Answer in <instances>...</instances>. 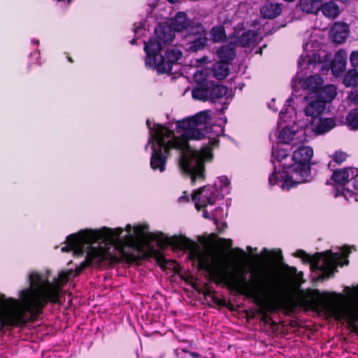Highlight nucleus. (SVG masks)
<instances>
[{
    "label": "nucleus",
    "mask_w": 358,
    "mask_h": 358,
    "mask_svg": "<svg viewBox=\"0 0 358 358\" xmlns=\"http://www.w3.org/2000/svg\"><path fill=\"white\" fill-rule=\"evenodd\" d=\"M73 273V269L59 272L54 278V283L43 280L39 273H31L29 287L20 292V300L11 297L6 299L4 294H0V303L6 302L8 308L10 319L6 324L24 326L35 321L48 303H59L61 287L69 281Z\"/></svg>",
    "instance_id": "nucleus-1"
},
{
    "label": "nucleus",
    "mask_w": 358,
    "mask_h": 358,
    "mask_svg": "<svg viewBox=\"0 0 358 358\" xmlns=\"http://www.w3.org/2000/svg\"><path fill=\"white\" fill-rule=\"evenodd\" d=\"M257 277V279L248 281L246 272L241 270L238 278L229 289L253 299L258 307L257 313L261 315V321L265 324L275 326L276 323L273 321L271 315L275 314L280 310L292 309L294 307L293 301L282 296L271 299L265 298L263 294L265 291H276V281L271 278H267L266 280L265 279L263 280L260 274H258Z\"/></svg>",
    "instance_id": "nucleus-2"
},
{
    "label": "nucleus",
    "mask_w": 358,
    "mask_h": 358,
    "mask_svg": "<svg viewBox=\"0 0 358 358\" xmlns=\"http://www.w3.org/2000/svg\"><path fill=\"white\" fill-rule=\"evenodd\" d=\"M124 232L121 227L110 229L103 227L99 231H86L83 233L85 241H101L108 247L110 250L117 251L121 259L127 264H132L138 261L148 259L155 257L159 263L166 262L165 258L155 249L153 246L148 244V250H145L144 247L136 243V238L131 244H126L121 240L120 236ZM113 251L112 252L114 254Z\"/></svg>",
    "instance_id": "nucleus-3"
},
{
    "label": "nucleus",
    "mask_w": 358,
    "mask_h": 358,
    "mask_svg": "<svg viewBox=\"0 0 358 358\" xmlns=\"http://www.w3.org/2000/svg\"><path fill=\"white\" fill-rule=\"evenodd\" d=\"M173 244L176 249L188 250L190 259L197 262V269L205 271L215 284H223L228 289L238 278L239 271H229V269L214 260L208 254L203 252L199 245L185 236L180 235L173 238Z\"/></svg>",
    "instance_id": "nucleus-4"
},
{
    "label": "nucleus",
    "mask_w": 358,
    "mask_h": 358,
    "mask_svg": "<svg viewBox=\"0 0 358 358\" xmlns=\"http://www.w3.org/2000/svg\"><path fill=\"white\" fill-rule=\"evenodd\" d=\"M302 292L299 299L302 304L309 306L313 310H320L336 320H345L351 331L358 333V309L338 306L336 301L340 294L335 292H322L319 289Z\"/></svg>",
    "instance_id": "nucleus-5"
},
{
    "label": "nucleus",
    "mask_w": 358,
    "mask_h": 358,
    "mask_svg": "<svg viewBox=\"0 0 358 358\" xmlns=\"http://www.w3.org/2000/svg\"><path fill=\"white\" fill-rule=\"evenodd\" d=\"M313 155V150L308 146H300L293 152L292 159V164H282L283 169H292L300 176L299 181H294L289 176L286 171H277L274 166L273 172L268 177V182L271 185H278L280 181L282 182V187H287V189L296 187L298 184L308 181L310 175V161Z\"/></svg>",
    "instance_id": "nucleus-6"
},
{
    "label": "nucleus",
    "mask_w": 358,
    "mask_h": 358,
    "mask_svg": "<svg viewBox=\"0 0 358 358\" xmlns=\"http://www.w3.org/2000/svg\"><path fill=\"white\" fill-rule=\"evenodd\" d=\"M296 257L310 264L313 271H320L322 273L318 275V280H324L334 276L338 271L337 266H343L348 265L349 261L344 259V257L337 253H334L331 250L323 252H316L313 255L308 254L303 250H298L295 253Z\"/></svg>",
    "instance_id": "nucleus-7"
},
{
    "label": "nucleus",
    "mask_w": 358,
    "mask_h": 358,
    "mask_svg": "<svg viewBox=\"0 0 358 358\" xmlns=\"http://www.w3.org/2000/svg\"><path fill=\"white\" fill-rule=\"evenodd\" d=\"M211 117L208 110H203L195 115L177 122L176 128L182 130L180 137L172 135L170 141H176L180 145V150L188 146L189 140H201L208 133L207 125Z\"/></svg>",
    "instance_id": "nucleus-8"
},
{
    "label": "nucleus",
    "mask_w": 358,
    "mask_h": 358,
    "mask_svg": "<svg viewBox=\"0 0 358 358\" xmlns=\"http://www.w3.org/2000/svg\"><path fill=\"white\" fill-rule=\"evenodd\" d=\"M173 131L162 124H157L155 134L152 136V154L150 157V167L154 171L164 172L166 170L168 155L170 150L177 149L180 150V145L176 141H170Z\"/></svg>",
    "instance_id": "nucleus-9"
},
{
    "label": "nucleus",
    "mask_w": 358,
    "mask_h": 358,
    "mask_svg": "<svg viewBox=\"0 0 358 358\" xmlns=\"http://www.w3.org/2000/svg\"><path fill=\"white\" fill-rule=\"evenodd\" d=\"M161 45L154 41L145 42L144 51L146 54L145 64L146 67L155 69L159 74H171L173 65L182 57L180 50L168 48L164 55L161 53Z\"/></svg>",
    "instance_id": "nucleus-10"
},
{
    "label": "nucleus",
    "mask_w": 358,
    "mask_h": 358,
    "mask_svg": "<svg viewBox=\"0 0 358 358\" xmlns=\"http://www.w3.org/2000/svg\"><path fill=\"white\" fill-rule=\"evenodd\" d=\"M182 171L189 175L192 182L205 179V162L203 154L193 151L190 154H182L179 161Z\"/></svg>",
    "instance_id": "nucleus-11"
},
{
    "label": "nucleus",
    "mask_w": 358,
    "mask_h": 358,
    "mask_svg": "<svg viewBox=\"0 0 358 358\" xmlns=\"http://www.w3.org/2000/svg\"><path fill=\"white\" fill-rule=\"evenodd\" d=\"M106 260L115 264L120 263L121 261L105 244L103 247L100 246L98 248L90 246L87 251L85 261L79 265L84 271L86 268L92 266L94 262L100 264Z\"/></svg>",
    "instance_id": "nucleus-12"
},
{
    "label": "nucleus",
    "mask_w": 358,
    "mask_h": 358,
    "mask_svg": "<svg viewBox=\"0 0 358 358\" xmlns=\"http://www.w3.org/2000/svg\"><path fill=\"white\" fill-rule=\"evenodd\" d=\"M186 50L189 52H196L203 50L208 45L207 31L201 23H197L190 27L185 36Z\"/></svg>",
    "instance_id": "nucleus-13"
},
{
    "label": "nucleus",
    "mask_w": 358,
    "mask_h": 358,
    "mask_svg": "<svg viewBox=\"0 0 358 358\" xmlns=\"http://www.w3.org/2000/svg\"><path fill=\"white\" fill-rule=\"evenodd\" d=\"M218 192L215 187L204 186L194 191L192 195V201L198 210L205 208L208 205L215 204L218 199Z\"/></svg>",
    "instance_id": "nucleus-14"
},
{
    "label": "nucleus",
    "mask_w": 358,
    "mask_h": 358,
    "mask_svg": "<svg viewBox=\"0 0 358 358\" xmlns=\"http://www.w3.org/2000/svg\"><path fill=\"white\" fill-rule=\"evenodd\" d=\"M99 230L85 229L79 231L77 234H73L67 236V245L62 248V252H69L73 250L74 254L80 256L84 253L83 245L85 244L92 245L98 241H85L83 233L86 231H99Z\"/></svg>",
    "instance_id": "nucleus-15"
},
{
    "label": "nucleus",
    "mask_w": 358,
    "mask_h": 358,
    "mask_svg": "<svg viewBox=\"0 0 358 358\" xmlns=\"http://www.w3.org/2000/svg\"><path fill=\"white\" fill-rule=\"evenodd\" d=\"M176 34L171 27L166 23L159 22L154 30V36L148 41H154L160 44H171L175 38Z\"/></svg>",
    "instance_id": "nucleus-16"
},
{
    "label": "nucleus",
    "mask_w": 358,
    "mask_h": 358,
    "mask_svg": "<svg viewBox=\"0 0 358 358\" xmlns=\"http://www.w3.org/2000/svg\"><path fill=\"white\" fill-rule=\"evenodd\" d=\"M262 255L267 261L271 262L274 266L283 268L287 275L290 276L296 275V268L294 266H289L283 262L284 258L280 250L273 249L268 250L267 248H264Z\"/></svg>",
    "instance_id": "nucleus-17"
},
{
    "label": "nucleus",
    "mask_w": 358,
    "mask_h": 358,
    "mask_svg": "<svg viewBox=\"0 0 358 358\" xmlns=\"http://www.w3.org/2000/svg\"><path fill=\"white\" fill-rule=\"evenodd\" d=\"M334 182L339 185L336 187V196L342 195L348 199V196H352L353 193L351 190L343 187V185L349 182V171L348 168L335 170L331 176Z\"/></svg>",
    "instance_id": "nucleus-18"
},
{
    "label": "nucleus",
    "mask_w": 358,
    "mask_h": 358,
    "mask_svg": "<svg viewBox=\"0 0 358 358\" xmlns=\"http://www.w3.org/2000/svg\"><path fill=\"white\" fill-rule=\"evenodd\" d=\"M349 34V25L344 22H335L330 30V37L332 42L336 44L344 43Z\"/></svg>",
    "instance_id": "nucleus-19"
},
{
    "label": "nucleus",
    "mask_w": 358,
    "mask_h": 358,
    "mask_svg": "<svg viewBox=\"0 0 358 358\" xmlns=\"http://www.w3.org/2000/svg\"><path fill=\"white\" fill-rule=\"evenodd\" d=\"M191 20L185 12H178L174 17L171 19L170 24L174 33L182 31L190 27Z\"/></svg>",
    "instance_id": "nucleus-20"
},
{
    "label": "nucleus",
    "mask_w": 358,
    "mask_h": 358,
    "mask_svg": "<svg viewBox=\"0 0 358 358\" xmlns=\"http://www.w3.org/2000/svg\"><path fill=\"white\" fill-rule=\"evenodd\" d=\"M180 235H175L171 238H169L161 231L149 232L148 234V241H157V245L160 249L166 248L169 245L176 249V246L173 244V238L178 237Z\"/></svg>",
    "instance_id": "nucleus-21"
},
{
    "label": "nucleus",
    "mask_w": 358,
    "mask_h": 358,
    "mask_svg": "<svg viewBox=\"0 0 358 358\" xmlns=\"http://www.w3.org/2000/svg\"><path fill=\"white\" fill-rule=\"evenodd\" d=\"M336 89L333 85H327L320 87L318 91H317L315 96L318 100L324 102V105L329 102H331L336 96Z\"/></svg>",
    "instance_id": "nucleus-22"
},
{
    "label": "nucleus",
    "mask_w": 358,
    "mask_h": 358,
    "mask_svg": "<svg viewBox=\"0 0 358 358\" xmlns=\"http://www.w3.org/2000/svg\"><path fill=\"white\" fill-rule=\"evenodd\" d=\"M336 125V123L334 118L320 117L317 122L314 126L313 131L317 135H322L331 131Z\"/></svg>",
    "instance_id": "nucleus-23"
},
{
    "label": "nucleus",
    "mask_w": 358,
    "mask_h": 358,
    "mask_svg": "<svg viewBox=\"0 0 358 358\" xmlns=\"http://www.w3.org/2000/svg\"><path fill=\"white\" fill-rule=\"evenodd\" d=\"M192 96L196 100L203 101L210 100L209 80L198 83V85L192 90Z\"/></svg>",
    "instance_id": "nucleus-24"
},
{
    "label": "nucleus",
    "mask_w": 358,
    "mask_h": 358,
    "mask_svg": "<svg viewBox=\"0 0 358 358\" xmlns=\"http://www.w3.org/2000/svg\"><path fill=\"white\" fill-rule=\"evenodd\" d=\"M325 107L324 102L315 98V100L308 103V106L304 109V113L308 117L316 118L323 113Z\"/></svg>",
    "instance_id": "nucleus-25"
},
{
    "label": "nucleus",
    "mask_w": 358,
    "mask_h": 358,
    "mask_svg": "<svg viewBox=\"0 0 358 358\" xmlns=\"http://www.w3.org/2000/svg\"><path fill=\"white\" fill-rule=\"evenodd\" d=\"M323 83V78L320 76L313 75L307 77L302 81L301 87L304 90H309L315 94Z\"/></svg>",
    "instance_id": "nucleus-26"
},
{
    "label": "nucleus",
    "mask_w": 358,
    "mask_h": 358,
    "mask_svg": "<svg viewBox=\"0 0 358 358\" xmlns=\"http://www.w3.org/2000/svg\"><path fill=\"white\" fill-rule=\"evenodd\" d=\"M216 54L220 59V62L230 64L236 57L235 48L225 45L217 50Z\"/></svg>",
    "instance_id": "nucleus-27"
},
{
    "label": "nucleus",
    "mask_w": 358,
    "mask_h": 358,
    "mask_svg": "<svg viewBox=\"0 0 358 358\" xmlns=\"http://www.w3.org/2000/svg\"><path fill=\"white\" fill-rule=\"evenodd\" d=\"M257 34L254 30L244 31L236 41L237 45L241 48H250L256 42Z\"/></svg>",
    "instance_id": "nucleus-28"
},
{
    "label": "nucleus",
    "mask_w": 358,
    "mask_h": 358,
    "mask_svg": "<svg viewBox=\"0 0 358 358\" xmlns=\"http://www.w3.org/2000/svg\"><path fill=\"white\" fill-rule=\"evenodd\" d=\"M260 13L264 18L273 19L282 13V8L278 3H267L260 8Z\"/></svg>",
    "instance_id": "nucleus-29"
},
{
    "label": "nucleus",
    "mask_w": 358,
    "mask_h": 358,
    "mask_svg": "<svg viewBox=\"0 0 358 358\" xmlns=\"http://www.w3.org/2000/svg\"><path fill=\"white\" fill-rule=\"evenodd\" d=\"M210 100L215 102L216 99L222 98L228 92L227 87L209 80Z\"/></svg>",
    "instance_id": "nucleus-30"
},
{
    "label": "nucleus",
    "mask_w": 358,
    "mask_h": 358,
    "mask_svg": "<svg viewBox=\"0 0 358 358\" xmlns=\"http://www.w3.org/2000/svg\"><path fill=\"white\" fill-rule=\"evenodd\" d=\"M212 71L214 77L217 80L226 78L230 73L229 64L220 61L214 64Z\"/></svg>",
    "instance_id": "nucleus-31"
},
{
    "label": "nucleus",
    "mask_w": 358,
    "mask_h": 358,
    "mask_svg": "<svg viewBox=\"0 0 358 358\" xmlns=\"http://www.w3.org/2000/svg\"><path fill=\"white\" fill-rule=\"evenodd\" d=\"M302 8L307 13H317L322 8V0H303Z\"/></svg>",
    "instance_id": "nucleus-32"
},
{
    "label": "nucleus",
    "mask_w": 358,
    "mask_h": 358,
    "mask_svg": "<svg viewBox=\"0 0 358 358\" xmlns=\"http://www.w3.org/2000/svg\"><path fill=\"white\" fill-rule=\"evenodd\" d=\"M212 41L215 43L223 42L227 39V35L224 26L213 27L210 31Z\"/></svg>",
    "instance_id": "nucleus-33"
},
{
    "label": "nucleus",
    "mask_w": 358,
    "mask_h": 358,
    "mask_svg": "<svg viewBox=\"0 0 358 358\" xmlns=\"http://www.w3.org/2000/svg\"><path fill=\"white\" fill-rule=\"evenodd\" d=\"M321 10L324 15L329 17H336L339 15V8L338 5L333 1L322 4Z\"/></svg>",
    "instance_id": "nucleus-34"
},
{
    "label": "nucleus",
    "mask_w": 358,
    "mask_h": 358,
    "mask_svg": "<svg viewBox=\"0 0 358 358\" xmlns=\"http://www.w3.org/2000/svg\"><path fill=\"white\" fill-rule=\"evenodd\" d=\"M343 84L346 87H356L358 85V72L355 68L350 69L343 78Z\"/></svg>",
    "instance_id": "nucleus-35"
},
{
    "label": "nucleus",
    "mask_w": 358,
    "mask_h": 358,
    "mask_svg": "<svg viewBox=\"0 0 358 358\" xmlns=\"http://www.w3.org/2000/svg\"><path fill=\"white\" fill-rule=\"evenodd\" d=\"M296 133L292 131L288 127L283 128L279 133V141L285 144H289L294 138Z\"/></svg>",
    "instance_id": "nucleus-36"
},
{
    "label": "nucleus",
    "mask_w": 358,
    "mask_h": 358,
    "mask_svg": "<svg viewBox=\"0 0 358 358\" xmlns=\"http://www.w3.org/2000/svg\"><path fill=\"white\" fill-rule=\"evenodd\" d=\"M2 305L0 307V331L3 327H10V324H7V320H9L8 308L6 302L1 303Z\"/></svg>",
    "instance_id": "nucleus-37"
},
{
    "label": "nucleus",
    "mask_w": 358,
    "mask_h": 358,
    "mask_svg": "<svg viewBox=\"0 0 358 358\" xmlns=\"http://www.w3.org/2000/svg\"><path fill=\"white\" fill-rule=\"evenodd\" d=\"M346 61L342 57H336L331 64V71L334 74L341 73L345 69Z\"/></svg>",
    "instance_id": "nucleus-38"
},
{
    "label": "nucleus",
    "mask_w": 358,
    "mask_h": 358,
    "mask_svg": "<svg viewBox=\"0 0 358 358\" xmlns=\"http://www.w3.org/2000/svg\"><path fill=\"white\" fill-rule=\"evenodd\" d=\"M346 121L352 129H358V110H351L346 117Z\"/></svg>",
    "instance_id": "nucleus-39"
},
{
    "label": "nucleus",
    "mask_w": 358,
    "mask_h": 358,
    "mask_svg": "<svg viewBox=\"0 0 358 358\" xmlns=\"http://www.w3.org/2000/svg\"><path fill=\"white\" fill-rule=\"evenodd\" d=\"M149 229V226L148 224H138L134 227V233L138 238H143L148 240V234L147 231Z\"/></svg>",
    "instance_id": "nucleus-40"
},
{
    "label": "nucleus",
    "mask_w": 358,
    "mask_h": 358,
    "mask_svg": "<svg viewBox=\"0 0 358 358\" xmlns=\"http://www.w3.org/2000/svg\"><path fill=\"white\" fill-rule=\"evenodd\" d=\"M289 156V152L286 149L278 148L272 152V157H275L279 162H282Z\"/></svg>",
    "instance_id": "nucleus-41"
},
{
    "label": "nucleus",
    "mask_w": 358,
    "mask_h": 358,
    "mask_svg": "<svg viewBox=\"0 0 358 358\" xmlns=\"http://www.w3.org/2000/svg\"><path fill=\"white\" fill-rule=\"evenodd\" d=\"M348 155L341 150L336 151L333 155V160L338 164H342L343 162L346 160Z\"/></svg>",
    "instance_id": "nucleus-42"
},
{
    "label": "nucleus",
    "mask_w": 358,
    "mask_h": 358,
    "mask_svg": "<svg viewBox=\"0 0 358 358\" xmlns=\"http://www.w3.org/2000/svg\"><path fill=\"white\" fill-rule=\"evenodd\" d=\"M131 229H132L131 225L130 224H128L126 226L125 230L127 231V234L124 237V238L122 239L123 241L125 242V245L126 244H131L132 241H134L136 238L135 236L133 234H131Z\"/></svg>",
    "instance_id": "nucleus-43"
},
{
    "label": "nucleus",
    "mask_w": 358,
    "mask_h": 358,
    "mask_svg": "<svg viewBox=\"0 0 358 358\" xmlns=\"http://www.w3.org/2000/svg\"><path fill=\"white\" fill-rule=\"evenodd\" d=\"M350 60L354 68L358 67V50L351 53Z\"/></svg>",
    "instance_id": "nucleus-44"
},
{
    "label": "nucleus",
    "mask_w": 358,
    "mask_h": 358,
    "mask_svg": "<svg viewBox=\"0 0 358 358\" xmlns=\"http://www.w3.org/2000/svg\"><path fill=\"white\" fill-rule=\"evenodd\" d=\"M157 124H155V127H154V128H152V127H151V122H150V121L149 120H147V121H146V125H147V127H148V129H150V135H151L150 138V141H149V143H150L153 142L152 136H153V135L155 134V130H156V129H157Z\"/></svg>",
    "instance_id": "nucleus-45"
},
{
    "label": "nucleus",
    "mask_w": 358,
    "mask_h": 358,
    "mask_svg": "<svg viewBox=\"0 0 358 358\" xmlns=\"http://www.w3.org/2000/svg\"><path fill=\"white\" fill-rule=\"evenodd\" d=\"M219 181L221 183L220 187L222 189L224 187H228L230 184V181L227 176H221L219 178Z\"/></svg>",
    "instance_id": "nucleus-46"
},
{
    "label": "nucleus",
    "mask_w": 358,
    "mask_h": 358,
    "mask_svg": "<svg viewBox=\"0 0 358 358\" xmlns=\"http://www.w3.org/2000/svg\"><path fill=\"white\" fill-rule=\"evenodd\" d=\"M211 299H212L213 301L217 305H219L221 306H226V301H225V299H220L214 295H213L211 296Z\"/></svg>",
    "instance_id": "nucleus-47"
},
{
    "label": "nucleus",
    "mask_w": 358,
    "mask_h": 358,
    "mask_svg": "<svg viewBox=\"0 0 358 358\" xmlns=\"http://www.w3.org/2000/svg\"><path fill=\"white\" fill-rule=\"evenodd\" d=\"M203 294L207 297V296H212V288L209 287L208 285H205L204 290L203 291Z\"/></svg>",
    "instance_id": "nucleus-48"
},
{
    "label": "nucleus",
    "mask_w": 358,
    "mask_h": 358,
    "mask_svg": "<svg viewBox=\"0 0 358 358\" xmlns=\"http://www.w3.org/2000/svg\"><path fill=\"white\" fill-rule=\"evenodd\" d=\"M348 98L352 102L358 103V92H351Z\"/></svg>",
    "instance_id": "nucleus-49"
},
{
    "label": "nucleus",
    "mask_w": 358,
    "mask_h": 358,
    "mask_svg": "<svg viewBox=\"0 0 358 358\" xmlns=\"http://www.w3.org/2000/svg\"><path fill=\"white\" fill-rule=\"evenodd\" d=\"M182 351L185 353H188L189 355V356H191L192 358H199L201 357V355L198 352H196L189 351L185 349H182Z\"/></svg>",
    "instance_id": "nucleus-50"
},
{
    "label": "nucleus",
    "mask_w": 358,
    "mask_h": 358,
    "mask_svg": "<svg viewBox=\"0 0 358 358\" xmlns=\"http://www.w3.org/2000/svg\"><path fill=\"white\" fill-rule=\"evenodd\" d=\"M83 271V268L80 266V265L76 267V269L73 270V273L72 276L76 277L79 275Z\"/></svg>",
    "instance_id": "nucleus-51"
},
{
    "label": "nucleus",
    "mask_w": 358,
    "mask_h": 358,
    "mask_svg": "<svg viewBox=\"0 0 358 358\" xmlns=\"http://www.w3.org/2000/svg\"><path fill=\"white\" fill-rule=\"evenodd\" d=\"M141 29H142V24L141 23H139L138 24H137V23L134 24V31L135 34H137L138 31L141 30Z\"/></svg>",
    "instance_id": "nucleus-52"
},
{
    "label": "nucleus",
    "mask_w": 358,
    "mask_h": 358,
    "mask_svg": "<svg viewBox=\"0 0 358 358\" xmlns=\"http://www.w3.org/2000/svg\"><path fill=\"white\" fill-rule=\"evenodd\" d=\"M345 290H351L353 294L358 293V285L350 289L349 287H345Z\"/></svg>",
    "instance_id": "nucleus-53"
},
{
    "label": "nucleus",
    "mask_w": 358,
    "mask_h": 358,
    "mask_svg": "<svg viewBox=\"0 0 358 358\" xmlns=\"http://www.w3.org/2000/svg\"><path fill=\"white\" fill-rule=\"evenodd\" d=\"M235 251L238 252L240 255H241L243 257H245L246 256V254L245 252L243 251V250H242L241 248H236L234 249Z\"/></svg>",
    "instance_id": "nucleus-54"
},
{
    "label": "nucleus",
    "mask_w": 358,
    "mask_h": 358,
    "mask_svg": "<svg viewBox=\"0 0 358 358\" xmlns=\"http://www.w3.org/2000/svg\"><path fill=\"white\" fill-rule=\"evenodd\" d=\"M228 108V103H224L222 106H221V108L220 109H218V110L220 111V113H223L224 112V110Z\"/></svg>",
    "instance_id": "nucleus-55"
},
{
    "label": "nucleus",
    "mask_w": 358,
    "mask_h": 358,
    "mask_svg": "<svg viewBox=\"0 0 358 358\" xmlns=\"http://www.w3.org/2000/svg\"><path fill=\"white\" fill-rule=\"evenodd\" d=\"M353 187L355 189L358 191V179L355 178L353 181Z\"/></svg>",
    "instance_id": "nucleus-56"
},
{
    "label": "nucleus",
    "mask_w": 358,
    "mask_h": 358,
    "mask_svg": "<svg viewBox=\"0 0 358 358\" xmlns=\"http://www.w3.org/2000/svg\"><path fill=\"white\" fill-rule=\"evenodd\" d=\"M203 217H204L205 218H208V219H209V218H210V216L208 215V211H207L206 210H203Z\"/></svg>",
    "instance_id": "nucleus-57"
},
{
    "label": "nucleus",
    "mask_w": 358,
    "mask_h": 358,
    "mask_svg": "<svg viewBox=\"0 0 358 358\" xmlns=\"http://www.w3.org/2000/svg\"><path fill=\"white\" fill-rule=\"evenodd\" d=\"M67 57V59H68V61H69V62H71V63H73V62H74V61H73V59H72V57H71V56L67 55V57Z\"/></svg>",
    "instance_id": "nucleus-58"
},
{
    "label": "nucleus",
    "mask_w": 358,
    "mask_h": 358,
    "mask_svg": "<svg viewBox=\"0 0 358 358\" xmlns=\"http://www.w3.org/2000/svg\"><path fill=\"white\" fill-rule=\"evenodd\" d=\"M136 38H133L132 40L130 41V43L131 45H134V44H136Z\"/></svg>",
    "instance_id": "nucleus-59"
},
{
    "label": "nucleus",
    "mask_w": 358,
    "mask_h": 358,
    "mask_svg": "<svg viewBox=\"0 0 358 358\" xmlns=\"http://www.w3.org/2000/svg\"><path fill=\"white\" fill-rule=\"evenodd\" d=\"M180 201L182 200V199H185L186 201H189V199L187 197V196H181L180 199H179Z\"/></svg>",
    "instance_id": "nucleus-60"
},
{
    "label": "nucleus",
    "mask_w": 358,
    "mask_h": 358,
    "mask_svg": "<svg viewBox=\"0 0 358 358\" xmlns=\"http://www.w3.org/2000/svg\"><path fill=\"white\" fill-rule=\"evenodd\" d=\"M167 1H169L171 3H174L178 2L179 0H167Z\"/></svg>",
    "instance_id": "nucleus-61"
},
{
    "label": "nucleus",
    "mask_w": 358,
    "mask_h": 358,
    "mask_svg": "<svg viewBox=\"0 0 358 358\" xmlns=\"http://www.w3.org/2000/svg\"><path fill=\"white\" fill-rule=\"evenodd\" d=\"M343 253H344L345 255H349V253H350V250L348 249L347 250L343 251Z\"/></svg>",
    "instance_id": "nucleus-62"
},
{
    "label": "nucleus",
    "mask_w": 358,
    "mask_h": 358,
    "mask_svg": "<svg viewBox=\"0 0 358 358\" xmlns=\"http://www.w3.org/2000/svg\"><path fill=\"white\" fill-rule=\"evenodd\" d=\"M252 247H250V246H248V247H247V250H248V251H251V250H252Z\"/></svg>",
    "instance_id": "nucleus-63"
}]
</instances>
